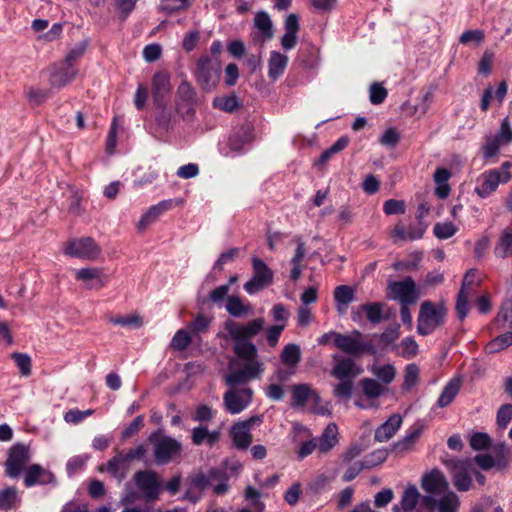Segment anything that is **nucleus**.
<instances>
[{
  "instance_id": "nucleus-29",
  "label": "nucleus",
  "mask_w": 512,
  "mask_h": 512,
  "mask_svg": "<svg viewBox=\"0 0 512 512\" xmlns=\"http://www.w3.org/2000/svg\"><path fill=\"white\" fill-rule=\"evenodd\" d=\"M495 452L497 453V458L494 459L492 456L487 454H479L476 455L474 461L476 464L484 470L491 469L494 466L504 467L506 465L505 462V451L506 446L504 443H499L494 447Z\"/></svg>"
},
{
  "instance_id": "nucleus-49",
  "label": "nucleus",
  "mask_w": 512,
  "mask_h": 512,
  "mask_svg": "<svg viewBox=\"0 0 512 512\" xmlns=\"http://www.w3.org/2000/svg\"><path fill=\"white\" fill-rule=\"evenodd\" d=\"M494 322L500 328H508L512 326V301H506L503 303Z\"/></svg>"
},
{
  "instance_id": "nucleus-16",
  "label": "nucleus",
  "mask_w": 512,
  "mask_h": 512,
  "mask_svg": "<svg viewBox=\"0 0 512 512\" xmlns=\"http://www.w3.org/2000/svg\"><path fill=\"white\" fill-rule=\"evenodd\" d=\"M170 93V75L165 71L156 72L152 78V95L157 108L165 107Z\"/></svg>"
},
{
  "instance_id": "nucleus-25",
  "label": "nucleus",
  "mask_w": 512,
  "mask_h": 512,
  "mask_svg": "<svg viewBox=\"0 0 512 512\" xmlns=\"http://www.w3.org/2000/svg\"><path fill=\"white\" fill-rule=\"evenodd\" d=\"M293 408H303L308 402H319L320 395L309 384H295L291 387Z\"/></svg>"
},
{
  "instance_id": "nucleus-46",
  "label": "nucleus",
  "mask_w": 512,
  "mask_h": 512,
  "mask_svg": "<svg viewBox=\"0 0 512 512\" xmlns=\"http://www.w3.org/2000/svg\"><path fill=\"white\" fill-rule=\"evenodd\" d=\"M420 437V430L416 429L409 434H407L403 439L399 440L397 443L393 445L394 451L398 454H404L410 451L417 440Z\"/></svg>"
},
{
  "instance_id": "nucleus-4",
  "label": "nucleus",
  "mask_w": 512,
  "mask_h": 512,
  "mask_svg": "<svg viewBox=\"0 0 512 512\" xmlns=\"http://www.w3.org/2000/svg\"><path fill=\"white\" fill-rule=\"evenodd\" d=\"M253 275L243 288L249 295L269 287L273 283L274 273L272 269L260 258L254 256L251 259Z\"/></svg>"
},
{
  "instance_id": "nucleus-50",
  "label": "nucleus",
  "mask_w": 512,
  "mask_h": 512,
  "mask_svg": "<svg viewBox=\"0 0 512 512\" xmlns=\"http://www.w3.org/2000/svg\"><path fill=\"white\" fill-rule=\"evenodd\" d=\"M191 343L189 331L186 329L178 330L170 343L172 349L177 351H184Z\"/></svg>"
},
{
  "instance_id": "nucleus-6",
  "label": "nucleus",
  "mask_w": 512,
  "mask_h": 512,
  "mask_svg": "<svg viewBox=\"0 0 512 512\" xmlns=\"http://www.w3.org/2000/svg\"><path fill=\"white\" fill-rule=\"evenodd\" d=\"M334 345L351 356H360L371 350L370 344L363 340V334L359 330L348 334L334 333Z\"/></svg>"
},
{
  "instance_id": "nucleus-17",
  "label": "nucleus",
  "mask_w": 512,
  "mask_h": 512,
  "mask_svg": "<svg viewBox=\"0 0 512 512\" xmlns=\"http://www.w3.org/2000/svg\"><path fill=\"white\" fill-rule=\"evenodd\" d=\"M502 183L498 169H490L481 173L477 180L474 192L482 199L489 197Z\"/></svg>"
},
{
  "instance_id": "nucleus-13",
  "label": "nucleus",
  "mask_w": 512,
  "mask_h": 512,
  "mask_svg": "<svg viewBox=\"0 0 512 512\" xmlns=\"http://www.w3.org/2000/svg\"><path fill=\"white\" fill-rule=\"evenodd\" d=\"M253 391L251 388H230L223 395V404L230 414H239L252 402Z\"/></svg>"
},
{
  "instance_id": "nucleus-14",
  "label": "nucleus",
  "mask_w": 512,
  "mask_h": 512,
  "mask_svg": "<svg viewBox=\"0 0 512 512\" xmlns=\"http://www.w3.org/2000/svg\"><path fill=\"white\" fill-rule=\"evenodd\" d=\"M261 423L262 418L260 416H253L244 421L235 423L230 430L233 444L238 449L248 448L252 442V428L254 425H260Z\"/></svg>"
},
{
  "instance_id": "nucleus-38",
  "label": "nucleus",
  "mask_w": 512,
  "mask_h": 512,
  "mask_svg": "<svg viewBox=\"0 0 512 512\" xmlns=\"http://www.w3.org/2000/svg\"><path fill=\"white\" fill-rule=\"evenodd\" d=\"M210 483L217 495H224L229 490V476L227 471L219 468H211L209 471Z\"/></svg>"
},
{
  "instance_id": "nucleus-55",
  "label": "nucleus",
  "mask_w": 512,
  "mask_h": 512,
  "mask_svg": "<svg viewBox=\"0 0 512 512\" xmlns=\"http://www.w3.org/2000/svg\"><path fill=\"white\" fill-rule=\"evenodd\" d=\"M419 378V368L416 364H409L405 369L403 389L410 390L414 387Z\"/></svg>"
},
{
  "instance_id": "nucleus-48",
  "label": "nucleus",
  "mask_w": 512,
  "mask_h": 512,
  "mask_svg": "<svg viewBox=\"0 0 512 512\" xmlns=\"http://www.w3.org/2000/svg\"><path fill=\"white\" fill-rule=\"evenodd\" d=\"M339 383L334 385L333 393L338 399L347 401L350 399L354 387L353 379H338Z\"/></svg>"
},
{
  "instance_id": "nucleus-53",
  "label": "nucleus",
  "mask_w": 512,
  "mask_h": 512,
  "mask_svg": "<svg viewBox=\"0 0 512 512\" xmlns=\"http://www.w3.org/2000/svg\"><path fill=\"white\" fill-rule=\"evenodd\" d=\"M457 230L452 222H439L435 224L433 233L438 239L444 240L455 235Z\"/></svg>"
},
{
  "instance_id": "nucleus-8",
  "label": "nucleus",
  "mask_w": 512,
  "mask_h": 512,
  "mask_svg": "<svg viewBox=\"0 0 512 512\" xmlns=\"http://www.w3.org/2000/svg\"><path fill=\"white\" fill-rule=\"evenodd\" d=\"M481 285V279L477 278V270L470 269L463 277L462 286L457 296L456 312L460 320H463L469 312V297L474 288Z\"/></svg>"
},
{
  "instance_id": "nucleus-24",
  "label": "nucleus",
  "mask_w": 512,
  "mask_h": 512,
  "mask_svg": "<svg viewBox=\"0 0 512 512\" xmlns=\"http://www.w3.org/2000/svg\"><path fill=\"white\" fill-rule=\"evenodd\" d=\"M333 360L335 364L331 375L336 379H354L360 373V368H358L355 361L349 357L335 354L333 355Z\"/></svg>"
},
{
  "instance_id": "nucleus-61",
  "label": "nucleus",
  "mask_w": 512,
  "mask_h": 512,
  "mask_svg": "<svg viewBox=\"0 0 512 512\" xmlns=\"http://www.w3.org/2000/svg\"><path fill=\"white\" fill-rule=\"evenodd\" d=\"M12 358L19 368L21 375L29 376L31 374V358L27 354L13 353Z\"/></svg>"
},
{
  "instance_id": "nucleus-37",
  "label": "nucleus",
  "mask_w": 512,
  "mask_h": 512,
  "mask_svg": "<svg viewBox=\"0 0 512 512\" xmlns=\"http://www.w3.org/2000/svg\"><path fill=\"white\" fill-rule=\"evenodd\" d=\"M338 443V428L336 424L330 423L324 429L322 435L317 441L318 450L320 453L329 452Z\"/></svg>"
},
{
  "instance_id": "nucleus-35",
  "label": "nucleus",
  "mask_w": 512,
  "mask_h": 512,
  "mask_svg": "<svg viewBox=\"0 0 512 512\" xmlns=\"http://www.w3.org/2000/svg\"><path fill=\"white\" fill-rule=\"evenodd\" d=\"M129 468L130 466L124 458V453L120 452L107 462L105 470L121 482L126 478Z\"/></svg>"
},
{
  "instance_id": "nucleus-45",
  "label": "nucleus",
  "mask_w": 512,
  "mask_h": 512,
  "mask_svg": "<svg viewBox=\"0 0 512 512\" xmlns=\"http://www.w3.org/2000/svg\"><path fill=\"white\" fill-rule=\"evenodd\" d=\"M225 308L233 317H242L251 310L250 304H244L238 296L228 297Z\"/></svg>"
},
{
  "instance_id": "nucleus-60",
  "label": "nucleus",
  "mask_w": 512,
  "mask_h": 512,
  "mask_svg": "<svg viewBox=\"0 0 512 512\" xmlns=\"http://www.w3.org/2000/svg\"><path fill=\"white\" fill-rule=\"evenodd\" d=\"M387 458V452L385 450H377L367 455L362 461L365 469H371L381 463Z\"/></svg>"
},
{
  "instance_id": "nucleus-12",
  "label": "nucleus",
  "mask_w": 512,
  "mask_h": 512,
  "mask_svg": "<svg viewBox=\"0 0 512 512\" xmlns=\"http://www.w3.org/2000/svg\"><path fill=\"white\" fill-rule=\"evenodd\" d=\"M447 465L451 467L452 482L458 491H468L472 485L475 468L469 459L451 460Z\"/></svg>"
},
{
  "instance_id": "nucleus-22",
  "label": "nucleus",
  "mask_w": 512,
  "mask_h": 512,
  "mask_svg": "<svg viewBox=\"0 0 512 512\" xmlns=\"http://www.w3.org/2000/svg\"><path fill=\"white\" fill-rule=\"evenodd\" d=\"M78 73L76 66H69L63 62L51 68L49 82L54 88H62L70 83Z\"/></svg>"
},
{
  "instance_id": "nucleus-33",
  "label": "nucleus",
  "mask_w": 512,
  "mask_h": 512,
  "mask_svg": "<svg viewBox=\"0 0 512 512\" xmlns=\"http://www.w3.org/2000/svg\"><path fill=\"white\" fill-rule=\"evenodd\" d=\"M402 424V417L399 414H393L375 431V440L385 442L392 438L399 430Z\"/></svg>"
},
{
  "instance_id": "nucleus-57",
  "label": "nucleus",
  "mask_w": 512,
  "mask_h": 512,
  "mask_svg": "<svg viewBox=\"0 0 512 512\" xmlns=\"http://www.w3.org/2000/svg\"><path fill=\"white\" fill-rule=\"evenodd\" d=\"M158 176L159 172L156 169L149 167L147 171L143 172L142 175L137 176L133 180V186L135 188H141L153 183L158 178Z\"/></svg>"
},
{
  "instance_id": "nucleus-2",
  "label": "nucleus",
  "mask_w": 512,
  "mask_h": 512,
  "mask_svg": "<svg viewBox=\"0 0 512 512\" xmlns=\"http://www.w3.org/2000/svg\"><path fill=\"white\" fill-rule=\"evenodd\" d=\"M447 308L444 303L422 302L417 318V333L427 336L445 324Z\"/></svg>"
},
{
  "instance_id": "nucleus-58",
  "label": "nucleus",
  "mask_w": 512,
  "mask_h": 512,
  "mask_svg": "<svg viewBox=\"0 0 512 512\" xmlns=\"http://www.w3.org/2000/svg\"><path fill=\"white\" fill-rule=\"evenodd\" d=\"M501 147L502 145L493 136L486 137L485 143L482 147L483 158L488 160L495 157L499 153Z\"/></svg>"
},
{
  "instance_id": "nucleus-51",
  "label": "nucleus",
  "mask_w": 512,
  "mask_h": 512,
  "mask_svg": "<svg viewBox=\"0 0 512 512\" xmlns=\"http://www.w3.org/2000/svg\"><path fill=\"white\" fill-rule=\"evenodd\" d=\"M281 360L289 366L296 365L300 360V348L295 344H288L281 353Z\"/></svg>"
},
{
  "instance_id": "nucleus-43",
  "label": "nucleus",
  "mask_w": 512,
  "mask_h": 512,
  "mask_svg": "<svg viewBox=\"0 0 512 512\" xmlns=\"http://www.w3.org/2000/svg\"><path fill=\"white\" fill-rule=\"evenodd\" d=\"M250 141V131L246 127L235 130L228 139V145L232 151L240 152L243 146Z\"/></svg>"
},
{
  "instance_id": "nucleus-3",
  "label": "nucleus",
  "mask_w": 512,
  "mask_h": 512,
  "mask_svg": "<svg viewBox=\"0 0 512 512\" xmlns=\"http://www.w3.org/2000/svg\"><path fill=\"white\" fill-rule=\"evenodd\" d=\"M221 61L218 57L204 55L197 62L195 77L204 91L213 90L221 76Z\"/></svg>"
},
{
  "instance_id": "nucleus-56",
  "label": "nucleus",
  "mask_w": 512,
  "mask_h": 512,
  "mask_svg": "<svg viewBox=\"0 0 512 512\" xmlns=\"http://www.w3.org/2000/svg\"><path fill=\"white\" fill-rule=\"evenodd\" d=\"M512 421V404L502 405L496 416V422L500 429H505Z\"/></svg>"
},
{
  "instance_id": "nucleus-7",
  "label": "nucleus",
  "mask_w": 512,
  "mask_h": 512,
  "mask_svg": "<svg viewBox=\"0 0 512 512\" xmlns=\"http://www.w3.org/2000/svg\"><path fill=\"white\" fill-rule=\"evenodd\" d=\"M420 297L415 281L406 277L401 281H392L388 284V298L400 304H415Z\"/></svg>"
},
{
  "instance_id": "nucleus-9",
  "label": "nucleus",
  "mask_w": 512,
  "mask_h": 512,
  "mask_svg": "<svg viewBox=\"0 0 512 512\" xmlns=\"http://www.w3.org/2000/svg\"><path fill=\"white\" fill-rule=\"evenodd\" d=\"M31 459L30 450L24 444H16L9 450L8 458L5 463V472L10 478H18L21 473H25L27 464Z\"/></svg>"
},
{
  "instance_id": "nucleus-32",
  "label": "nucleus",
  "mask_w": 512,
  "mask_h": 512,
  "mask_svg": "<svg viewBox=\"0 0 512 512\" xmlns=\"http://www.w3.org/2000/svg\"><path fill=\"white\" fill-rule=\"evenodd\" d=\"M76 279L85 283L88 289H100L105 285L101 270L97 268H82L76 272Z\"/></svg>"
},
{
  "instance_id": "nucleus-62",
  "label": "nucleus",
  "mask_w": 512,
  "mask_h": 512,
  "mask_svg": "<svg viewBox=\"0 0 512 512\" xmlns=\"http://www.w3.org/2000/svg\"><path fill=\"white\" fill-rule=\"evenodd\" d=\"M387 97V90L379 83H373L369 89V98L372 104L379 105Z\"/></svg>"
},
{
  "instance_id": "nucleus-18",
  "label": "nucleus",
  "mask_w": 512,
  "mask_h": 512,
  "mask_svg": "<svg viewBox=\"0 0 512 512\" xmlns=\"http://www.w3.org/2000/svg\"><path fill=\"white\" fill-rule=\"evenodd\" d=\"M210 486L209 472L207 474L202 471L192 473L188 477V487L183 498L196 503L201 499L203 491Z\"/></svg>"
},
{
  "instance_id": "nucleus-36",
  "label": "nucleus",
  "mask_w": 512,
  "mask_h": 512,
  "mask_svg": "<svg viewBox=\"0 0 512 512\" xmlns=\"http://www.w3.org/2000/svg\"><path fill=\"white\" fill-rule=\"evenodd\" d=\"M369 371L376 377V380L384 386L391 384L396 377V369L394 365L387 363H373L368 367Z\"/></svg>"
},
{
  "instance_id": "nucleus-20",
  "label": "nucleus",
  "mask_w": 512,
  "mask_h": 512,
  "mask_svg": "<svg viewBox=\"0 0 512 512\" xmlns=\"http://www.w3.org/2000/svg\"><path fill=\"white\" fill-rule=\"evenodd\" d=\"M177 109L180 113L190 114L198 103L197 93L188 81H182L177 88Z\"/></svg>"
},
{
  "instance_id": "nucleus-26",
  "label": "nucleus",
  "mask_w": 512,
  "mask_h": 512,
  "mask_svg": "<svg viewBox=\"0 0 512 512\" xmlns=\"http://www.w3.org/2000/svg\"><path fill=\"white\" fill-rule=\"evenodd\" d=\"M173 206V200H163L156 205L151 206L140 218L137 223L138 231H144L148 226L156 222V220Z\"/></svg>"
},
{
  "instance_id": "nucleus-63",
  "label": "nucleus",
  "mask_w": 512,
  "mask_h": 512,
  "mask_svg": "<svg viewBox=\"0 0 512 512\" xmlns=\"http://www.w3.org/2000/svg\"><path fill=\"white\" fill-rule=\"evenodd\" d=\"M160 2V8L169 13L187 9L191 5L189 0H160Z\"/></svg>"
},
{
  "instance_id": "nucleus-27",
  "label": "nucleus",
  "mask_w": 512,
  "mask_h": 512,
  "mask_svg": "<svg viewBox=\"0 0 512 512\" xmlns=\"http://www.w3.org/2000/svg\"><path fill=\"white\" fill-rule=\"evenodd\" d=\"M288 56L278 51H271L267 62L268 77L275 82L281 78L288 65Z\"/></svg>"
},
{
  "instance_id": "nucleus-11",
  "label": "nucleus",
  "mask_w": 512,
  "mask_h": 512,
  "mask_svg": "<svg viewBox=\"0 0 512 512\" xmlns=\"http://www.w3.org/2000/svg\"><path fill=\"white\" fill-rule=\"evenodd\" d=\"M154 442L155 462L160 465L169 463L181 452V443L168 436H151Z\"/></svg>"
},
{
  "instance_id": "nucleus-39",
  "label": "nucleus",
  "mask_w": 512,
  "mask_h": 512,
  "mask_svg": "<svg viewBox=\"0 0 512 512\" xmlns=\"http://www.w3.org/2000/svg\"><path fill=\"white\" fill-rule=\"evenodd\" d=\"M461 388V381L458 378H452L443 388L438 400L437 406L440 408L450 405Z\"/></svg>"
},
{
  "instance_id": "nucleus-10",
  "label": "nucleus",
  "mask_w": 512,
  "mask_h": 512,
  "mask_svg": "<svg viewBox=\"0 0 512 512\" xmlns=\"http://www.w3.org/2000/svg\"><path fill=\"white\" fill-rule=\"evenodd\" d=\"M64 253L70 257L94 260L101 253L100 247L91 237H83L69 240L64 248Z\"/></svg>"
},
{
  "instance_id": "nucleus-54",
  "label": "nucleus",
  "mask_w": 512,
  "mask_h": 512,
  "mask_svg": "<svg viewBox=\"0 0 512 512\" xmlns=\"http://www.w3.org/2000/svg\"><path fill=\"white\" fill-rule=\"evenodd\" d=\"M109 321L114 325H120L124 327L139 328L142 326V319L138 315L110 317Z\"/></svg>"
},
{
  "instance_id": "nucleus-59",
  "label": "nucleus",
  "mask_w": 512,
  "mask_h": 512,
  "mask_svg": "<svg viewBox=\"0 0 512 512\" xmlns=\"http://www.w3.org/2000/svg\"><path fill=\"white\" fill-rule=\"evenodd\" d=\"M211 319L205 315L199 314L194 321L189 325V329L194 334H201L208 331Z\"/></svg>"
},
{
  "instance_id": "nucleus-47",
  "label": "nucleus",
  "mask_w": 512,
  "mask_h": 512,
  "mask_svg": "<svg viewBox=\"0 0 512 512\" xmlns=\"http://www.w3.org/2000/svg\"><path fill=\"white\" fill-rule=\"evenodd\" d=\"M20 501L17 491L13 487H9L0 491V510H9Z\"/></svg>"
},
{
  "instance_id": "nucleus-44",
  "label": "nucleus",
  "mask_w": 512,
  "mask_h": 512,
  "mask_svg": "<svg viewBox=\"0 0 512 512\" xmlns=\"http://www.w3.org/2000/svg\"><path fill=\"white\" fill-rule=\"evenodd\" d=\"M363 393L369 399L380 397L386 390L385 386L373 378H364L361 381Z\"/></svg>"
},
{
  "instance_id": "nucleus-1",
  "label": "nucleus",
  "mask_w": 512,
  "mask_h": 512,
  "mask_svg": "<svg viewBox=\"0 0 512 512\" xmlns=\"http://www.w3.org/2000/svg\"><path fill=\"white\" fill-rule=\"evenodd\" d=\"M263 318H256L246 324L227 320L224 328L234 342V353L243 361L240 369H231L225 376L227 385L234 388L250 380L259 378L263 373V363L258 359L257 347L249 340L258 335L264 328Z\"/></svg>"
},
{
  "instance_id": "nucleus-42",
  "label": "nucleus",
  "mask_w": 512,
  "mask_h": 512,
  "mask_svg": "<svg viewBox=\"0 0 512 512\" xmlns=\"http://www.w3.org/2000/svg\"><path fill=\"white\" fill-rule=\"evenodd\" d=\"M334 299L339 311H344L354 300V289L348 285H340L334 290Z\"/></svg>"
},
{
  "instance_id": "nucleus-52",
  "label": "nucleus",
  "mask_w": 512,
  "mask_h": 512,
  "mask_svg": "<svg viewBox=\"0 0 512 512\" xmlns=\"http://www.w3.org/2000/svg\"><path fill=\"white\" fill-rule=\"evenodd\" d=\"M493 137L502 146L512 143V128L508 117H505L502 120L499 131L495 135H493Z\"/></svg>"
},
{
  "instance_id": "nucleus-28",
  "label": "nucleus",
  "mask_w": 512,
  "mask_h": 512,
  "mask_svg": "<svg viewBox=\"0 0 512 512\" xmlns=\"http://www.w3.org/2000/svg\"><path fill=\"white\" fill-rule=\"evenodd\" d=\"M425 227L421 223L417 226H409L407 229L402 224H396L390 231V236L394 242L413 241L423 237Z\"/></svg>"
},
{
  "instance_id": "nucleus-34",
  "label": "nucleus",
  "mask_w": 512,
  "mask_h": 512,
  "mask_svg": "<svg viewBox=\"0 0 512 512\" xmlns=\"http://www.w3.org/2000/svg\"><path fill=\"white\" fill-rule=\"evenodd\" d=\"M434 506L438 512H458L460 500L453 491L449 490L437 498H433L432 508Z\"/></svg>"
},
{
  "instance_id": "nucleus-30",
  "label": "nucleus",
  "mask_w": 512,
  "mask_h": 512,
  "mask_svg": "<svg viewBox=\"0 0 512 512\" xmlns=\"http://www.w3.org/2000/svg\"><path fill=\"white\" fill-rule=\"evenodd\" d=\"M360 310L366 314L367 319L372 324H378L381 321L388 320L390 310L386 303L372 302L360 306Z\"/></svg>"
},
{
  "instance_id": "nucleus-15",
  "label": "nucleus",
  "mask_w": 512,
  "mask_h": 512,
  "mask_svg": "<svg viewBox=\"0 0 512 512\" xmlns=\"http://www.w3.org/2000/svg\"><path fill=\"white\" fill-rule=\"evenodd\" d=\"M137 487L146 501H155L160 494L161 482L154 471H138L134 476Z\"/></svg>"
},
{
  "instance_id": "nucleus-19",
  "label": "nucleus",
  "mask_w": 512,
  "mask_h": 512,
  "mask_svg": "<svg viewBox=\"0 0 512 512\" xmlns=\"http://www.w3.org/2000/svg\"><path fill=\"white\" fill-rule=\"evenodd\" d=\"M421 486L431 497H438L450 490L446 477L438 469H433L425 474L422 477Z\"/></svg>"
},
{
  "instance_id": "nucleus-40",
  "label": "nucleus",
  "mask_w": 512,
  "mask_h": 512,
  "mask_svg": "<svg viewBox=\"0 0 512 512\" xmlns=\"http://www.w3.org/2000/svg\"><path fill=\"white\" fill-rule=\"evenodd\" d=\"M494 254L502 259L512 255V227H507L502 231L494 247Z\"/></svg>"
},
{
  "instance_id": "nucleus-23",
  "label": "nucleus",
  "mask_w": 512,
  "mask_h": 512,
  "mask_svg": "<svg viewBox=\"0 0 512 512\" xmlns=\"http://www.w3.org/2000/svg\"><path fill=\"white\" fill-rule=\"evenodd\" d=\"M55 482L54 474L39 464L27 467L24 473V484L26 487L35 485H46Z\"/></svg>"
},
{
  "instance_id": "nucleus-64",
  "label": "nucleus",
  "mask_w": 512,
  "mask_h": 512,
  "mask_svg": "<svg viewBox=\"0 0 512 512\" xmlns=\"http://www.w3.org/2000/svg\"><path fill=\"white\" fill-rule=\"evenodd\" d=\"M490 443L491 439L487 433L477 432L470 437V445L474 450H484Z\"/></svg>"
},
{
  "instance_id": "nucleus-41",
  "label": "nucleus",
  "mask_w": 512,
  "mask_h": 512,
  "mask_svg": "<svg viewBox=\"0 0 512 512\" xmlns=\"http://www.w3.org/2000/svg\"><path fill=\"white\" fill-rule=\"evenodd\" d=\"M212 105L216 109L232 113L241 106V103L235 94H230L215 97L213 99Z\"/></svg>"
},
{
  "instance_id": "nucleus-31",
  "label": "nucleus",
  "mask_w": 512,
  "mask_h": 512,
  "mask_svg": "<svg viewBox=\"0 0 512 512\" xmlns=\"http://www.w3.org/2000/svg\"><path fill=\"white\" fill-rule=\"evenodd\" d=\"M220 439V431L213 430L209 431L204 425L194 427L191 432V440L194 445L206 444L209 447H213Z\"/></svg>"
},
{
  "instance_id": "nucleus-5",
  "label": "nucleus",
  "mask_w": 512,
  "mask_h": 512,
  "mask_svg": "<svg viewBox=\"0 0 512 512\" xmlns=\"http://www.w3.org/2000/svg\"><path fill=\"white\" fill-rule=\"evenodd\" d=\"M433 497L421 496L417 488L408 486L401 497L399 505L393 507L394 512H433Z\"/></svg>"
},
{
  "instance_id": "nucleus-21",
  "label": "nucleus",
  "mask_w": 512,
  "mask_h": 512,
  "mask_svg": "<svg viewBox=\"0 0 512 512\" xmlns=\"http://www.w3.org/2000/svg\"><path fill=\"white\" fill-rule=\"evenodd\" d=\"M254 29L251 37L254 43H259L261 46L268 40L272 39L274 35L273 23L270 16L264 12H257L254 17Z\"/></svg>"
}]
</instances>
